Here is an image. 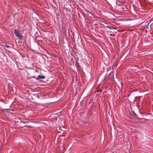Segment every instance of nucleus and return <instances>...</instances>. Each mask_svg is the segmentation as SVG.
<instances>
[{"mask_svg":"<svg viewBox=\"0 0 153 153\" xmlns=\"http://www.w3.org/2000/svg\"><path fill=\"white\" fill-rule=\"evenodd\" d=\"M14 34L15 35L17 36L19 40H21L22 39L23 36L19 30L16 29H15Z\"/></svg>","mask_w":153,"mask_h":153,"instance_id":"nucleus-1","label":"nucleus"},{"mask_svg":"<svg viewBox=\"0 0 153 153\" xmlns=\"http://www.w3.org/2000/svg\"><path fill=\"white\" fill-rule=\"evenodd\" d=\"M37 78L38 79H43L45 78V76L43 75H39L37 76Z\"/></svg>","mask_w":153,"mask_h":153,"instance_id":"nucleus-2","label":"nucleus"},{"mask_svg":"<svg viewBox=\"0 0 153 153\" xmlns=\"http://www.w3.org/2000/svg\"><path fill=\"white\" fill-rule=\"evenodd\" d=\"M106 27H107L109 28L110 29H115L114 27H112L111 26L109 25H107Z\"/></svg>","mask_w":153,"mask_h":153,"instance_id":"nucleus-3","label":"nucleus"},{"mask_svg":"<svg viewBox=\"0 0 153 153\" xmlns=\"http://www.w3.org/2000/svg\"><path fill=\"white\" fill-rule=\"evenodd\" d=\"M149 24H150V22H149V23H147V24L146 25V28H147L148 27H149Z\"/></svg>","mask_w":153,"mask_h":153,"instance_id":"nucleus-4","label":"nucleus"},{"mask_svg":"<svg viewBox=\"0 0 153 153\" xmlns=\"http://www.w3.org/2000/svg\"><path fill=\"white\" fill-rule=\"evenodd\" d=\"M133 113H134V115H136V114L134 112H133Z\"/></svg>","mask_w":153,"mask_h":153,"instance_id":"nucleus-5","label":"nucleus"},{"mask_svg":"<svg viewBox=\"0 0 153 153\" xmlns=\"http://www.w3.org/2000/svg\"><path fill=\"white\" fill-rule=\"evenodd\" d=\"M114 78V77H111V79H112Z\"/></svg>","mask_w":153,"mask_h":153,"instance_id":"nucleus-6","label":"nucleus"},{"mask_svg":"<svg viewBox=\"0 0 153 153\" xmlns=\"http://www.w3.org/2000/svg\"><path fill=\"white\" fill-rule=\"evenodd\" d=\"M6 110H10V109H7Z\"/></svg>","mask_w":153,"mask_h":153,"instance_id":"nucleus-7","label":"nucleus"},{"mask_svg":"<svg viewBox=\"0 0 153 153\" xmlns=\"http://www.w3.org/2000/svg\"><path fill=\"white\" fill-rule=\"evenodd\" d=\"M25 122H26L25 121V122H23V123H25Z\"/></svg>","mask_w":153,"mask_h":153,"instance_id":"nucleus-8","label":"nucleus"}]
</instances>
